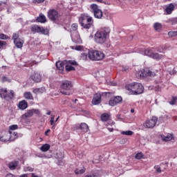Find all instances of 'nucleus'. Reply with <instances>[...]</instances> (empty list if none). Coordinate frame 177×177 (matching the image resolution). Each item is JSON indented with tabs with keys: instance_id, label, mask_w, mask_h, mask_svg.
Here are the masks:
<instances>
[{
	"instance_id": "1",
	"label": "nucleus",
	"mask_w": 177,
	"mask_h": 177,
	"mask_svg": "<svg viewBox=\"0 0 177 177\" xmlns=\"http://www.w3.org/2000/svg\"><path fill=\"white\" fill-rule=\"evenodd\" d=\"M110 28H102L96 32L94 39L97 44H104L110 35Z\"/></svg>"
},
{
	"instance_id": "2",
	"label": "nucleus",
	"mask_w": 177,
	"mask_h": 177,
	"mask_svg": "<svg viewBox=\"0 0 177 177\" xmlns=\"http://www.w3.org/2000/svg\"><path fill=\"white\" fill-rule=\"evenodd\" d=\"M125 89L129 91V95H142L145 92V87L140 83L133 82L127 84Z\"/></svg>"
},
{
	"instance_id": "3",
	"label": "nucleus",
	"mask_w": 177,
	"mask_h": 177,
	"mask_svg": "<svg viewBox=\"0 0 177 177\" xmlns=\"http://www.w3.org/2000/svg\"><path fill=\"white\" fill-rule=\"evenodd\" d=\"M79 23L83 28L89 30V28L93 26V19L91 17H89L88 14H82L79 18Z\"/></svg>"
},
{
	"instance_id": "4",
	"label": "nucleus",
	"mask_w": 177,
	"mask_h": 177,
	"mask_svg": "<svg viewBox=\"0 0 177 177\" xmlns=\"http://www.w3.org/2000/svg\"><path fill=\"white\" fill-rule=\"evenodd\" d=\"M60 92L62 95H71L73 93V83L71 81L63 80L60 85Z\"/></svg>"
},
{
	"instance_id": "5",
	"label": "nucleus",
	"mask_w": 177,
	"mask_h": 177,
	"mask_svg": "<svg viewBox=\"0 0 177 177\" xmlns=\"http://www.w3.org/2000/svg\"><path fill=\"white\" fill-rule=\"evenodd\" d=\"M0 97L6 102H10V100H13L15 97V91H8L7 88H0Z\"/></svg>"
},
{
	"instance_id": "6",
	"label": "nucleus",
	"mask_w": 177,
	"mask_h": 177,
	"mask_svg": "<svg viewBox=\"0 0 177 177\" xmlns=\"http://www.w3.org/2000/svg\"><path fill=\"white\" fill-rule=\"evenodd\" d=\"M88 59L93 61H100L104 59V53L101 51L92 50L88 51Z\"/></svg>"
},
{
	"instance_id": "7",
	"label": "nucleus",
	"mask_w": 177,
	"mask_h": 177,
	"mask_svg": "<svg viewBox=\"0 0 177 177\" xmlns=\"http://www.w3.org/2000/svg\"><path fill=\"white\" fill-rule=\"evenodd\" d=\"M142 55H145V56H148L149 57H151V59H154L155 60H161V58L164 57V55L154 53L152 48H147L144 50L142 51Z\"/></svg>"
},
{
	"instance_id": "8",
	"label": "nucleus",
	"mask_w": 177,
	"mask_h": 177,
	"mask_svg": "<svg viewBox=\"0 0 177 177\" xmlns=\"http://www.w3.org/2000/svg\"><path fill=\"white\" fill-rule=\"evenodd\" d=\"M30 31L33 32V34H43L44 35H48L49 34V30L44 28V27H41L38 25H32L30 28Z\"/></svg>"
},
{
	"instance_id": "9",
	"label": "nucleus",
	"mask_w": 177,
	"mask_h": 177,
	"mask_svg": "<svg viewBox=\"0 0 177 177\" xmlns=\"http://www.w3.org/2000/svg\"><path fill=\"white\" fill-rule=\"evenodd\" d=\"M12 39L14 44L18 49H21L23 45H24V40L20 38V35L19 33H14L12 35Z\"/></svg>"
},
{
	"instance_id": "10",
	"label": "nucleus",
	"mask_w": 177,
	"mask_h": 177,
	"mask_svg": "<svg viewBox=\"0 0 177 177\" xmlns=\"http://www.w3.org/2000/svg\"><path fill=\"white\" fill-rule=\"evenodd\" d=\"M93 13L96 19H101L103 17V12L102 10L99 9L97 4H91L90 6Z\"/></svg>"
},
{
	"instance_id": "11",
	"label": "nucleus",
	"mask_w": 177,
	"mask_h": 177,
	"mask_svg": "<svg viewBox=\"0 0 177 177\" xmlns=\"http://www.w3.org/2000/svg\"><path fill=\"white\" fill-rule=\"evenodd\" d=\"M47 16L51 21H56V20L60 18V14L55 9H50L48 11Z\"/></svg>"
},
{
	"instance_id": "12",
	"label": "nucleus",
	"mask_w": 177,
	"mask_h": 177,
	"mask_svg": "<svg viewBox=\"0 0 177 177\" xmlns=\"http://www.w3.org/2000/svg\"><path fill=\"white\" fill-rule=\"evenodd\" d=\"M157 121H158V118L156 116H153L151 119L146 120L144 123L145 128L151 129L156 127V124H157Z\"/></svg>"
},
{
	"instance_id": "13",
	"label": "nucleus",
	"mask_w": 177,
	"mask_h": 177,
	"mask_svg": "<svg viewBox=\"0 0 177 177\" xmlns=\"http://www.w3.org/2000/svg\"><path fill=\"white\" fill-rule=\"evenodd\" d=\"M91 103L93 104V106H97V104H100L102 103V94L99 93H95L93 97Z\"/></svg>"
},
{
	"instance_id": "14",
	"label": "nucleus",
	"mask_w": 177,
	"mask_h": 177,
	"mask_svg": "<svg viewBox=\"0 0 177 177\" xmlns=\"http://www.w3.org/2000/svg\"><path fill=\"white\" fill-rule=\"evenodd\" d=\"M10 133L9 131H3L0 133V141L1 142H10Z\"/></svg>"
},
{
	"instance_id": "15",
	"label": "nucleus",
	"mask_w": 177,
	"mask_h": 177,
	"mask_svg": "<svg viewBox=\"0 0 177 177\" xmlns=\"http://www.w3.org/2000/svg\"><path fill=\"white\" fill-rule=\"evenodd\" d=\"M121 102H122V97L121 96H116L114 97L113 98H111L109 102V106H117V104H118V103H121Z\"/></svg>"
},
{
	"instance_id": "16",
	"label": "nucleus",
	"mask_w": 177,
	"mask_h": 177,
	"mask_svg": "<svg viewBox=\"0 0 177 177\" xmlns=\"http://www.w3.org/2000/svg\"><path fill=\"white\" fill-rule=\"evenodd\" d=\"M71 38L73 42H75V44H82V40H81V37H80V33H78V32H73L71 33Z\"/></svg>"
},
{
	"instance_id": "17",
	"label": "nucleus",
	"mask_w": 177,
	"mask_h": 177,
	"mask_svg": "<svg viewBox=\"0 0 177 177\" xmlns=\"http://www.w3.org/2000/svg\"><path fill=\"white\" fill-rule=\"evenodd\" d=\"M30 79L32 80V81H34V82H41V75L38 73V72H33Z\"/></svg>"
},
{
	"instance_id": "18",
	"label": "nucleus",
	"mask_w": 177,
	"mask_h": 177,
	"mask_svg": "<svg viewBox=\"0 0 177 177\" xmlns=\"http://www.w3.org/2000/svg\"><path fill=\"white\" fill-rule=\"evenodd\" d=\"M56 67L57 70H59V73L60 74H63V71H64V67H66V64L63 62H56Z\"/></svg>"
},
{
	"instance_id": "19",
	"label": "nucleus",
	"mask_w": 177,
	"mask_h": 177,
	"mask_svg": "<svg viewBox=\"0 0 177 177\" xmlns=\"http://www.w3.org/2000/svg\"><path fill=\"white\" fill-rule=\"evenodd\" d=\"M28 107V103L26 100L20 101L18 104V109L19 110H26Z\"/></svg>"
},
{
	"instance_id": "20",
	"label": "nucleus",
	"mask_w": 177,
	"mask_h": 177,
	"mask_svg": "<svg viewBox=\"0 0 177 177\" xmlns=\"http://www.w3.org/2000/svg\"><path fill=\"white\" fill-rule=\"evenodd\" d=\"M19 166V161L17 160H14L8 163V168L11 171H15L16 168Z\"/></svg>"
},
{
	"instance_id": "21",
	"label": "nucleus",
	"mask_w": 177,
	"mask_h": 177,
	"mask_svg": "<svg viewBox=\"0 0 177 177\" xmlns=\"http://www.w3.org/2000/svg\"><path fill=\"white\" fill-rule=\"evenodd\" d=\"M161 139L163 142H169L174 139V135L168 133L167 136L161 135Z\"/></svg>"
},
{
	"instance_id": "22",
	"label": "nucleus",
	"mask_w": 177,
	"mask_h": 177,
	"mask_svg": "<svg viewBox=\"0 0 177 177\" xmlns=\"http://www.w3.org/2000/svg\"><path fill=\"white\" fill-rule=\"evenodd\" d=\"M10 133V142H13L19 138V135L17 132H12L10 131H8Z\"/></svg>"
},
{
	"instance_id": "23",
	"label": "nucleus",
	"mask_w": 177,
	"mask_h": 177,
	"mask_svg": "<svg viewBox=\"0 0 177 177\" xmlns=\"http://www.w3.org/2000/svg\"><path fill=\"white\" fill-rule=\"evenodd\" d=\"M80 128L82 130V132H89V127L88 124H86V123H81L80 124Z\"/></svg>"
},
{
	"instance_id": "24",
	"label": "nucleus",
	"mask_w": 177,
	"mask_h": 177,
	"mask_svg": "<svg viewBox=\"0 0 177 177\" xmlns=\"http://www.w3.org/2000/svg\"><path fill=\"white\" fill-rule=\"evenodd\" d=\"M37 23H46V17L44 14H40L39 16L36 19Z\"/></svg>"
},
{
	"instance_id": "25",
	"label": "nucleus",
	"mask_w": 177,
	"mask_h": 177,
	"mask_svg": "<svg viewBox=\"0 0 177 177\" xmlns=\"http://www.w3.org/2000/svg\"><path fill=\"white\" fill-rule=\"evenodd\" d=\"M24 97L27 100H34V96L30 91H26L24 93Z\"/></svg>"
},
{
	"instance_id": "26",
	"label": "nucleus",
	"mask_w": 177,
	"mask_h": 177,
	"mask_svg": "<svg viewBox=\"0 0 177 177\" xmlns=\"http://www.w3.org/2000/svg\"><path fill=\"white\" fill-rule=\"evenodd\" d=\"M34 115V113L32 111V109L28 110L26 113H25L22 115V118H30V117H32Z\"/></svg>"
},
{
	"instance_id": "27",
	"label": "nucleus",
	"mask_w": 177,
	"mask_h": 177,
	"mask_svg": "<svg viewBox=\"0 0 177 177\" xmlns=\"http://www.w3.org/2000/svg\"><path fill=\"white\" fill-rule=\"evenodd\" d=\"M174 9H175V6H174L172 3H170L167 7H166L165 12L167 15H171Z\"/></svg>"
},
{
	"instance_id": "28",
	"label": "nucleus",
	"mask_w": 177,
	"mask_h": 177,
	"mask_svg": "<svg viewBox=\"0 0 177 177\" xmlns=\"http://www.w3.org/2000/svg\"><path fill=\"white\" fill-rule=\"evenodd\" d=\"M136 77L138 78V80H142L145 78V70L142 71H139L136 73Z\"/></svg>"
},
{
	"instance_id": "29",
	"label": "nucleus",
	"mask_w": 177,
	"mask_h": 177,
	"mask_svg": "<svg viewBox=\"0 0 177 177\" xmlns=\"http://www.w3.org/2000/svg\"><path fill=\"white\" fill-rule=\"evenodd\" d=\"M153 28L155 31L160 32V31H161V30L162 29V25H161V24L158 22H156L153 24Z\"/></svg>"
},
{
	"instance_id": "30",
	"label": "nucleus",
	"mask_w": 177,
	"mask_h": 177,
	"mask_svg": "<svg viewBox=\"0 0 177 177\" xmlns=\"http://www.w3.org/2000/svg\"><path fill=\"white\" fill-rule=\"evenodd\" d=\"M101 120L103 122H107L110 120V115L107 113H102L101 115Z\"/></svg>"
},
{
	"instance_id": "31",
	"label": "nucleus",
	"mask_w": 177,
	"mask_h": 177,
	"mask_svg": "<svg viewBox=\"0 0 177 177\" xmlns=\"http://www.w3.org/2000/svg\"><path fill=\"white\" fill-rule=\"evenodd\" d=\"M50 149V145L49 144H44L40 147L41 151H43L44 153L48 151Z\"/></svg>"
},
{
	"instance_id": "32",
	"label": "nucleus",
	"mask_w": 177,
	"mask_h": 177,
	"mask_svg": "<svg viewBox=\"0 0 177 177\" xmlns=\"http://www.w3.org/2000/svg\"><path fill=\"white\" fill-rule=\"evenodd\" d=\"M44 91H45V88L41 87V88H34L32 92L33 93H35L37 95L38 93H44Z\"/></svg>"
},
{
	"instance_id": "33",
	"label": "nucleus",
	"mask_w": 177,
	"mask_h": 177,
	"mask_svg": "<svg viewBox=\"0 0 177 177\" xmlns=\"http://www.w3.org/2000/svg\"><path fill=\"white\" fill-rule=\"evenodd\" d=\"M85 171H86V169L83 167L82 169H76L75 170V175H82V174H85Z\"/></svg>"
},
{
	"instance_id": "34",
	"label": "nucleus",
	"mask_w": 177,
	"mask_h": 177,
	"mask_svg": "<svg viewBox=\"0 0 177 177\" xmlns=\"http://www.w3.org/2000/svg\"><path fill=\"white\" fill-rule=\"evenodd\" d=\"M145 77H154V75H156V73H154V72H152L149 69L145 70Z\"/></svg>"
},
{
	"instance_id": "35",
	"label": "nucleus",
	"mask_w": 177,
	"mask_h": 177,
	"mask_svg": "<svg viewBox=\"0 0 177 177\" xmlns=\"http://www.w3.org/2000/svg\"><path fill=\"white\" fill-rule=\"evenodd\" d=\"M66 71H75V68L71 65H69L68 64L65 66Z\"/></svg>"
},
{
	"instance_id": "36",
	"label": "nucleus",
	"mask_w": 177,
	"mask_h": 177,
	"mask_svg": "<svg viewBox=\"0 0 177 177\" xmlns=\"http://www.w3.org/2000/svg\"><path fill=\"white\" fill-rule=\"evenodd\" d=\"M176 100H177V96H172L171 100L169 102V104L171 106H174V104H176Z\"/></svg>"
},
{
	"instance_id": "37",
	"label": "nucleus",
	"mask_w": 177,
	"mask_h": 177,
	"mask_svg": "<svg viewBox=\"0 0 177 177\" xmlns=\"http://www.w3.org/2000/svg\"><path fill=\"white\" fill-rule=\"evenodd\" d=\"M89 53H82L81 55V59L82 60H88V57H89Z\"/></svg>"
},
{
	"instance_id": "38",
	"label": "nucleus",
	"mask_w": 177,
	"mask_h": 177,
	"mask_svg": "<svg viewBox=\"0 0 177 177\" xmlns=\"http://www.w3.org/2000/svg\"><path fill=\"white\" fill-rule=\"evenodd\" d=\"M121 134L126 135L127 136H132V135H133V131H122Z\"/></svg>"
},
{
	"instance_id": "39",
	"label": "nucleus",
	"mask_w": 177,
	"mask_h": 177,
	"mask_svg": "<svg viewBox=\"0 0 177 177\" xmlns=\"http://www.w3.org/2000/svg\"><path fill=\"white\" fill-rule=\"evenodd\" d=\"M50 125H52L53 127H55L56 124V122L55 121V115H50Z\"/></svg>"
},
{
	"instance_id": "40",
	"label": "nucleus",
	"mask_w": 177,
	"mask_h": 177,
	"mask_svg": "<svg viewBox=\"0 0 177 177\" xmlns=\"http://www.w3.org/2000/svg\"><path fill=\"white\" fill-rule=\"evenodd\" d=\"M10 131H16V129H19V126L17 124H12L9 127Z\"/></svg>"
},
{
	"instance_id": "41",
	"label": "nucleus",
	"mask_w": 177,
	"mask_h": 177,
	"mask_svg": "<svg viewBox=\"0 0 177 177\" xmlns=\"http://www.w3.org/2000/svg\"><path fill=\"white\" fill-rule=\"evenodd\" d=\"M135 158L137 160H140L141 158H143V153L142 152H139L136 155Z\"/></svg>"
},
{
	"instance_id": "42",
	"label": "nucleus",
	"mask_w": 177,
	"mask_h": 177,
	"mask_svg": "<svg viewBox=\"0 0 177 177\" xmlns=\"http://www.w3.org/2000/svg\"><path fill=\"white\" fill-rule=\"evenodd\" d=\"M1 82H10V79L6 76H3L1 78Z\"/></svg>"
},
{
	"instance_id": "43",
	"label": "nucleus",
	"mask_w": 177,
	"mask_h": 177,
	"mask_svg": "<svg viewBox=\"0 0 177 177\" xmlns=\"http://www.w3.org/2000/svg\"><path fill=\"white\" fill-rule=\"evenodd\" d=\"M68 64H70L71 66H78V63H77L75 60L68 61Z\"/></svg>"
},
{
	"instance_id": "44",
	"label": "nucleus",
	"mask_w": 177,
	"mask_h": 177,
	"mask_svg": "<svg viewBox=\"0 0 177 177\" xmlns=\"http://www.w3.org/2000/svg\"><path fill=\"white\" fill-rule=\"evenodd\" d=\"M0 39H9V36H8L3 33H1L0 34Z\"/></svg>"
},
{
	"instance_id": "45",
	"label": "nucleus",
	"mask_w": 177,
	"mask_h": 177,
	"mask_svg": "<svg viewBox=\"0 0 177 177\" xmlns=\"http://www.w3.org/2000/svg\"><path fill=\"white\" fill-rule=\"evenodd\" d=\"M71 28L73 31H77V30H78V24H73L71 25Z\"/></svg>"
},
{
	"instance_id": "46",
	"label": "nucleus",
	"mask_w": 177,
	"mask_h": 177,
	"mask_svg": "<svg viewBox=\"0 0 177 177\" xmlns=\"http://www.w3.org/2000/svg\"><path fill=\"white\" fill-rule=\"evenodd\" d=\"M169 21L173 26L177 24V18H172L169 19Z\"/></svg>"
},
{
	"instance_id": "47",
	"label": "nucleus",
	"mask_w": 177,
	"mask_h": 177,
	"mask_svg": "<svg viewBox=\"0 0 177 177\" xmlns=\"http://www.w3.org/2000/svg\"><path fill=\"white\" fill-rule=\"evenodd\" d=\"M24 169L25 171H28L29 172H32V171H34V169L30 166L26 167Z\"/></svg>"
},
{
	"instance_id": "48",
	"label": "nucleus",
	"mask_w": 177,
	"mask_h": 177,
	"mask_svg": "<svg viewBox=\"0 0 177 177\" xmlns=\"http://www.w3.org/2000/svg\"><path fill=\"white\" fill-rule=\"evenodd\" d=\"M6 44V41L0 40V49H2L3 46Z\"/></svg>"
},
{
	"instance_id": "49",
	"label": "nucleus",
	"mask_w": 177,
	"mask_h": 177,
	"mask_svg": "<svg viewBox=\"0 0 177 177\" xmlns=\"http://www.w3.org/2000/svg\"><path fill=\"white\" fill-rule=\"evenodd\" d=\"M32 111H33V114H36L37 115H39V114H41V111H39V109H32Z\"/></svg>"
},
{
	"instance_id": "50",
	"label": "nucleus",
	"mask_w": 177,
	"mask_h": 177,
	"mask_svg": "<svg viewBox=\"0 0 177 177\" xmlns=\"http://www.w3.org/2000/svg\"><path fill=\"white\" fill-rule=\"evenodd\" d=\"M169 37H176L175 31H171L168 32Z\"/></svg>"
},
{
	"instance_id": "51",
	"label": "nucleus",
	"mask_w": 177,
	"mask_h": 177,
	"mask_svg": "<svg viewBox=\"0 0 177 177\" xmlns=\"http://www.w3.org/2000/svg\"><path fill=\"white\" fill-rule=\"evenodd\" d=\"M73 129V131H77L78 129H81V128L80 127V125H74Z\"/></svg>"
},
{
	"instance_id": "52",
	"label": "nucleus",
	"mask_w": 177,
	"mask_h": 177,
	"mask_svg": "<svg viewBox=\"0 0 177 177\" xmlns=\"http://www.w3.org/2000/svg\"><path fill=\"white\" fill-rule=\"evenodd\" d=\"M155 169H156V172H158V174H161V167H154Z\"/></svg>"
},
{
	"instance_id": "53",
	"label": "nucleus",
	"mask_w": 177,
	"mask_h": 177,
	"mask_svg": "<svg viewBox=\"0 0 177 177\" xmlns=\"http://www.w3.org/2000/svg\"><path fill=\"white\" fill-rule=\"evenodd\" d=\"M129 70V67L128 66H123L122 68V71H128Z\"/></svg>"
},
{
	"instance_id": "54",
	"label": "nucleus",
	"mask_w": 177,
	"mask_h": 177,
	"mask_svg": "<svg viewBox=\"0 0 177 177\" xmlns=\"http://www.w3.org/2000/svg\"><path fill=\"white\" fill-rule=\"evenodd\" d=\"M75 50H81L82 49V46H77L75 48Z\"/></svg>"
},
{
	"instance_id": "55",
	"label": "nucleus",
	"mask_w": 177,
	"mask_h": 177,
	"mask_svg": "<svg viewBox=\"0 0 177 177\" xmlns=\"http://www.w3.org/2000/svg\"><path fill=\"white\" fill-rule=\"evenodd\" d=\"M34 1L37 3H42V2H45V0H34Z\"/></svg>"
},
{
	"instance_id": "56",
	"label": "nucleus",
	"mask_w": 177,
	"mask_h": 177,
	"mask_svg": "<svg viewBox=\"0 0 177 177\" xmlns=\"http://www.w3.org/2000/svg\"><path fill=\"white\" fill-rule=\"evenodd\" d=\"M49 132H50V129H47L45 133H44V135H46V136H48L49 134Z\"/></svg>"
},
{
	"instance_id": "57",
	"label": "nucleus",
	"mask_w": 177,
	"mask_h": 177,
	"mask_svg": "<svg viewBox=\"0 0 177 177\" xmlns=\"http://www.w3.org/2000/svg\"><path fill=\"white\" fill-rule=\"evenodd\" d=\"M15 176H13V174H8L6 176V177H14Z\"/></svg>"
},
{
	"instance_id": "58",
	"label": "nucleus",
	"mask_w": 177,
	"mask_h": 177,
	"mask_svg": "<svg viewBox=\"0 0 177 177\" xmlns=\"http://www.w3.org/2000/svg\"><path fill=\"white\" fill-rule=\"evenodd\" d=\"M108 124H109V125H111V127H113V125H114V122H111V121H109V122H108Z\"/></svg>"
},
{
	"instance_id": "59",
	"label": "nucleus",
	"mask_w": 177,
	"mask_h": 177,
	"mask_svg": "<svg viewBox=\"0 0 177 177\" xmlns=\"http://www.w3.org/2000/svg\"><path fill=\"white\" fill-rule=\"evenodd\" d=\"M34 64H38V63L36 62L35 61H32V62H31V66H34Z\"/></svg>"
},
{
	"instance_id": "60",
	"label": "nucleus",
	"mask_w": 177,
	"mask_h": 177,
	"mask_svg": "<svg viewBox=\"0 0 177 177\" xmlns=\"http://www.w3.org/2000/svg\"><path fill=\"white\" fill-rule=\"evenodd\" d=\"M108 131H109V132H113V131H114V129H113V128H108Z\"/></svg>"
},
{
	"instance_id": "61",
	"label": "nucleus",
	"mask_w": 177,
	"mask_h": 177,
	"mask_svg": "<svg viewBox=\"0 0 177 177\" xmlns=\"http://www.w3.org/2000/svg\"><path fill=\"white\" fill-rule=\"evenodd\" d=\"M19 177H28V175H27V174H22Z\"/></svg>"
},
{
	"instance_id": "62",
	"label": "nucleus",
	"mask_w": 177,
	"mask_h": 177,
	"mask_svg": "<svg viewBox=\"0 0 177 177\" xmlns=\"http://www.w3.org/2000/svg\"><path fill=\"white\" fill-rule=\"evenodd\" d=\"M51 111H48L47 112H46V115H50V114H51Z\"/></svg>"
},
{
	"instance_id": "63",
	"label": "nucleus",
	"mask_w": 177,
	"mask_h": 177,
	"mask_svg": "<svg viewBox=\"0 0 177 177\" xmlns=\"http://www.w3.org/2000/svg\"><path fill=\"white\" fill-rule=\"evenodd\" d=\"M96 2H99L100 3H103V0H95Z\"/></svg>"
},
{
	"instance_id": "64",
	"label": "nucleus",
	"mask_w": 177,
	"mask_h": 177,
	"mask_svg": "<svg viewBox=\"0 0 177 177\" xmlns=\"http://www.w3.org/2000/svg\"><path fill=\"white\" fill-rule=\"evenodd\" d=\"M131 113H135V109H131Z\"/></svg>"
}]
</instances>
